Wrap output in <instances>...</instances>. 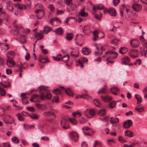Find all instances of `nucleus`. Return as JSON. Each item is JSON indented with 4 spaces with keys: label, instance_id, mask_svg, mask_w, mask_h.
I'll list each match as a JSON object with an SVG mask.
<instances>
[{
    "label": "nucleus",
    "instance_id": "obj_64",
    "mask_svg": "<svg viewBox=\"0 0 147 147\" xmlns=\"http://www.w3.org/2000/svg\"><path fill=\"white\" fill-rule=\"evenodd\" d=\"M120 0H113V3L114 5L117 6L119 3Z\"/></svg>",
    "mask_w": 147,
    "mask_h": 147
},
{
    "label": "nucleus",
    "instance_id": "obj_19",
    "mask_svg": "<svg viewBox=\"0 0 147 147\" xmlns=\"http://www.w3.org/2000/svg\"><path fill=\"white\" fill-rule=\"evenodd\" d=\"M43 115L45 116L48 117H50L51 116H53L54 117H55L56 116L54 113L50 111L45 112L43 113Z\"/></svg>",
    "mask_w": 147,
    "mask_h": 147
},
{
    "label": "nucleus",
    "instance_id": "obj_21",
    "mask_svg": "<svg viewBox=\"0 0 147 147\" xmlns=\"http://www.w3.org/2000/svg\"><path fill=\"white\" fill-rule=\"evenodd\" d=\"M51 30L52 28L51 27L47 25L44 27L43 32L45 34H47L51 31Z\"/></svg>",
    "mask_w": 147,
    "mask_h": 147
},
{
    "label": "nucleus",
    "instance_id": "obj_55",
    "mask_svg": "<svg viewBox=\"0 0 147 147\" xmlns=\"http://www.w3.org/2000/svg\"><path fill=\"white\" fill-rule=\"evenodd\" d=\"M139 106H138L137 107H136L135 108V110L138 112H142L144 110L142 107L139 108L138 107Z\"/></svg>",
    "mask_w": 147,
    "mask_h": 147
},
{
    "label": "nucleus",
    "instance_id": "obj_59",
    "mask_svg": "<svg viewBox=\"0 0 147 147\" xmlns=\"http://www.w3.org/2000/svg\"><path fill=\"white\" fill-rule=\"evenodd\" d=\"M30 117L33 119H37L38 118V117L36 114H32L30 115Z\"/></svg>",
    "mask_w": 147,
    "mask_h": 147
},
{
    "label": "nucleus",
    "instance_id": "obj_17",
    "mask_svg": "<svg viewBox=\"0 0 147 147\" xmlns=\"http://www.w3.org/2000/svg\"><path fill=\"white\" fill-rule=\"evenodd\" d=\"M109 13L112 16H117V13L115 10L112 8H110L109 9Z\"/></svg>",
    "mask_w": 147,
    "mask_h": 147
},
{
    "label": "nucleus",
    "instance_id": "obj_15",
    "mask_svg": "<svg viewBox=\"0 0 147 147\" xmlns=\"http://www.w3.org/2000/svg\"><path fill=\"white\" fill-rule=\"evenodd\" d=\"M121 61L122 64L127 65L130 61V59L128 57L126 56L122 58Z\"/></svg>",
    "mask_w": 147,
    "mask_h": 147
},
{
    "label": "nucleus",
    "instance_id": "obj_12",
    "mask_svg": "<svg viewBox=\"0 0 147 147\" xmlns=\"http://www.w3.org/2000/svg\"><path fill=\"white\" fill-rule=\"evenodd\" d=\"M105 9L104 6L102 4H99L96 6L94 5L93 7V10L94 11H96V9L99 10H102Z\"/></svg>",
    "mask_w": 147,
    "mask_h": 147
},
{
    "label": "nucleus",
    "instance_id": "obj_3",
    "mask_svg": "<svg viewBox=\"0 0 147 147\" xmlns=\"http://www.w3.org/2000/svg\"><path fill=\"white\" fill-rule=\"evenodd\" d=\"M68 118L63 117L61 120V125L63 128L65 129H69L70 127L68 125Z\"/></svg>",
    "mask_w": 147,
    "mask_h": 147
},
{
    "label": "nucleus",
    "instance_id": "obj_45",
    "mask_svg": "<svg viewBox=\"0 0 147 147\" xmlns=\"http://www.w3.org/2000/svg\"><path fill=\"white\" fill-rule=\"evenodd\" d=\"M52 101L53 102L59 103V100L58 96L57 95L54 96L52 100Z\"/></svg>",
    "mask_w": 147,
    "mask_h": 147
},
{
    "label": "nucleus",
    "instance_id": "obj_24",
    "mask_svg": "<svg viewBox=\"0 0 147 147\" xmlns=\"http://www.w3.org/2000/svg\"><path fill=\"white\" fill-rule=\"evenodd\" d=\"M73 34L71 33H69L66 34V38L68 41L71 40L74 37Z\"/></svg>",
    "mask_w": 147,
    "mask_h": 147
},
{
    "label": "nucleus",
    "instance_id": "obj_51",
    "mask_svg": "<svg viewBox=\"0 0 147 147\" xmlns=\"http://www.w3.org/2000/svg\"><path fill=\"white\" fill-rule=\"evenodd\" d=\"M118 140L120 142L122 143H125L126 142V141L124 140V139L122 138V136H119V137Z\"/></svg>",
    "mask_w": 147,
    "mask_h": 147
},
{
    "label": "nucleus",
    "instance_id": "obj_41",
    "mask_svg": "<svg viewBox=\"0 0 147 147\" xmlns=\"http://www.w3.org/2000/svg\"><path fill=\"white\" fill-rule=\"evenodd\" d=\"M68 121L74 125H76L77 123V121L74 118H69L68 119Z\"/></svg>",
    "mask_w": 147,
    "mask_h": 147
},
{
    "label": "nucleus",
    "instance_id": "obj_56",
    "mask_svg": "<svg viewBox=\"0 0 147 147\" xmlns=\"http://www.w3.org/2000/svg\"><path fill=\"white\" fill-rule=\"evenodd\" d=\"M18 120L20 121H23L24 120L23 117L20 114H17L16 115Z\"/></svg>",
    "mask_w": 147,
    "mask_h": 147
},
{
    "label": "nucleus",
    "instance_id": "obj_57",
    "mask_svg": "<svg viewBox=\"0 0 147 147\" xmlns=\"http://www.w3.org/2000/svg\"><path fill=\"white\" fill-rule=\"evenodd\" d=\"M102 14L101 13H100L99 15L97 14H95L94 15V17L97 19H100L102 18Z\"/></svg>",
    "mask_w": 147,
    "mask_h": 147
},
{
    "label": "nucleus",
    "instance_id": "obj_42",
    "mask_svg": "<svg viewBox=\"0 0 147 147\" xmlns=\"http://www.w3.org/2000/svg\"><path fill=\"white\" fill-rule=\"evenodd\" d=\"M69 59V56L68 55H64L62 58V60L63 61L66 62Z\"/></svg>",
    "mask_w": 147,
    "mask_h": 147
},
{
    "label": "nucleus",
    "instance_id": "obj_2",
    "mask_svg": "<svg viewBox=\"0 0 147 147\" xmlns=\"http://www.w3.org/2000/svg\"><path fill=\"white\" fill-rule=\"evenodd\" d=\"M84 113L86 116L88 118H90L94 116L96 111L94 109H87L85 111Z\"/></svg>",
    "mask_w": 147,
    "mask_h": 147
},
{
    "label": "nucleus",
    "instance_id": "obj_28",
    "mask_svg": "<svg viewBox=\"0 0 147 147\" xmlns=\"http://www.w3.org/2000/svg\"><path fill=\"white\" fill-rule=\"evenodd\" d=\"M55 32L56 34L61 35L63 33V30L62 28L59 27L56 30Z\"/></svg>",
    "mask_w": 147,
    "mask_h": 147
},
{
    "label": "nucleus",
    "instance_id": "obj_40",
    "mask_svg": "<svg viewBox=\"0 0 147 147\" xmlns=\"http://www.w3.org/2000/svg\"><path fill=\"white\" fill-rule=\"evenodd\" d=\"M43 32L42 30H41L39 32H36L35 33V36L36 38L40 36V37L43 36Z\"/></svg>",
    "mask_w": 147,
    "mask_h": 147
},
{
    "label": "nucleus",
    "instance_id": "obj_33",
    "mask_svg": "<svg viewBox=\"0 0 147 147\" xmlns=\"http://www.w3.org/2000/svg\"><path fill=\"white\" fill-rule=\"evenodd\" d=\"M0 147H11V145L9 142H7L0 143Z\"/></svg>",
    "mask_w": 147,
    "mask_h": 147
},
{
    "label": "nucleus",
    "instance_id": "obj_14",
    "mask_svg": "<svg viewBox=\"0 0 147 147\" xmlns=\"http://www.w3.org/2000/svg\"><path fill=\"white\" fill-rule=\"evenodd\" d=\"M83 32L85 35H88L91 32L89 26L87 25L84 27Z\"/></svg>",
    "mask_w": 147,
    "mask_h": 147
},
{
    "label": "nucleus",
    "instance_id": "obj_27",
    "mask_svg": "<svg viewBox=\"0 0 147 147\" xmlns=\"http://www.w3.org/2000/svg\"><path fill=\"white\" fill-rule=\"evenodd\" d=\"M128 51L127 48L125 47H122L120 48L119 50V53L122 54L125 53Z\"/></svg>",
    "mask_w": 147,
    "mask_h": 147
},
{
    "label": "nucleus",
    "instance_id": "obj_5",
    "mask_svg": "<svg viewBox=\"0 0 147 147\" xmlns=\"http://www.w3.org/2000/svg\"><path fill=\"white\" fill-rule=\"evenodd\" d=\"M106 55H108V58L111 59L116 58L118 55V53L116 52L113 51H109L105 53Z\"/></svg>",
    "mask_w": 147,
    "mask_h": 147
},
{
    "label": "nucleus",
    "instance_id": "obj_13",
    "mask_svg": "<svg viewBox=\"0 0 147 147\" xmlns=\"http://www.w3.org/2000/svg\"><path fill=\"white\" fill-rule=\"evenodd\" d=\"M85 8L81 9L79 12V15L82 17H87L88 16V13L85 12Z\"/></svg>",
    "mask_w": 147,
    "mask_h": 147
},
{
    "label": "nucleus",
    "instance_id": "obj_62",
    "mask_svg": "<svg viewBox=\"0 0 147 147\" xmlns=\"http://www.w3.org/2000/svg\"><path fill=\"white\" fill-rule=\"evenodd\" d=\"M25 2L27 4V6L29 7H30L31 6V2L29 0H26Z\"/></svg>",
    "mask_w": 147,
    "mask_h": 147
},
{
    "label": "nucleus",
    "instance_id": "obj_32",
    "mask_svg": "<svg viewBox=\"0 0 147 147\" xmlns=\"http://www.w3.org/2000/svg\"><path fill=\"white\" fill-rule=\"evenodd\" d=\"M106 114L105 110L104 109H102L100 110L98 112V114L100 116H103Z\"/></svg>",
    "mask_w": 147,
    "mask_h": 147
},
{
    "label": "nucleus",
    "instance_id": "obj_1",
    "mask_svg": "<svg viewBox=\"0 0 147 147\" xmlns=\"http://www.w3.org/2000/svg\"><path fill=\"white\" fill-rule=\"evenodd\" d=\"M39 89V92L40 95L36 94L33 95V98L35 102H40L41 100H45L46 99L50 100L52 97V94L48 90L47 88L45 86H40L38 88Z\"/></svg>",
    "mask_w": 147,
    "mask_h": 147
},
{
    "label": "nucleus",
    "instance_id": "obj_49",
    "mask_svg": "<svg viewBox=\"0 0 147 147\" xmlns=\"http://www.w3.org/2000/svg\"><path fill=\"white\" fill-rule=\"evenodd\" d=\"M0 93L2 96H4L6 93L5 90L3 88L0 87Z\"/></svg>",
    "mask_w": 147,
    "mask_h": 147
},
{
    "label": "nucleus",
    "instance_id": "obj_6",
    "mask_svg": "<svg viewBox=\"0 0 147 147\" xmlns=\"http://www.w3.org/2000/svg\"><path fill=\"white\" fill-rule=\"evenodd\" d=\"M139 42L137 40L134 39H132L130 41V44L133 47L137 48L139 45Z\"/></svg>",
    "mask_w": 147,
    "mask_h": 147
},
{
    "label": "nucleus",
    "instance_id": "obj_48",
    "mask_svg": "<svg viewBox=\"0 0 147 147\" xmlns=\"http://www.w3.org/2000/svg\"><path fill=\"white\" fill-rule=\"evenodd\" d=\"M12 141L15 143L17 144L19 143V140L18 138L16 137H14L12 138Z\"/></svg>",
    "mask_w": 147,
    "mask_h": 147
},
{
    "label": "nucleus",
    "instance_id": "obj_26",
    "mask_svg": "<svg viewBox=\"0 0 147 147\" xmlns=\"http://www.w3.org/2000/svg\"><path fill=\"white\" fill-rule=\"evenodd\" d=\"M135 97L137 100V103L138 104L142 102V99L141 96L136 94L135 95Z\"/></svg>",
    "mask_w": 147,
    "mask_h": 147
},
{
    "label": "nucleus",
    "instance_id": "obj_61",
    "mask_svg": "<svg viewBox=\"0 0 147 147\" xmlns=\"http://www.w3.org/2000/svg\"><path fill=\"white\" fill-rule=\"evenodd\" d=\"M13 34L14 35L18 36L19 34V30H14L13 31Z\"/></svg>",
    "mask_w": 147,
    "mask_h": 147
},
{
    "label": "nucleus",
    "instance_id": "obj_52",
    "mask_svg": "<svg viewBox=\"0 0 147 147\" xmlns=\"http://www.w3.org/2000/svg\"><path fill=\"white\" fill-rule=\"evenodd\" d=\"M124 10V7H122L120 9L119 12L120 15L121 17H123V11Z\"/></svg>",
    "mask_w": 147,
    "mask_h": 147
},
{
    "label": "nucleus",
    "instance_id": "obj_22",
    "mask_svg": "<svg viewBox=\"0 0 147 147\" xmlns=\"http://www.w3.org/2000/svg\"><path fill=\"white\" fill-rule=\"evenodd\" d=\"M124 134L126 136L129 137L130 138L134 136L133 133L128 130L125 131Z\"/></svg>",
    "mask_w": 147,
    "mask_h": 147
},
{
    "label": "nucleus",
    "instance_id": "obj_20",
    "mask_svg": "<svg viewBox=\"0 0 147 147\" xmlns=\"http://www.w3.org/2000/svg\"><path fill=\"white\" fill-rule=\"evenodd\" d=\"M101 98L103 101L105 102H108L112 99V97H111L107 96H101Z\"/></svg>",
    "mask_w": 147,
    "mask_h": 147
},
{
    "label": "nucleus",
    "instance_id": "obj_18",
    "mask_svg": "<svg viewBox=\"0 0 147 147\" xmlns=\"http://www.w3.org/2000/svg\"><path fill=\"white\" fill-rule=\"evenodd\" d=\"M91 50L87 48H84L82 49V54L85 55H88L90 53Z\"/></svg>",
    "mask_w": 147,
    "mask_h": 147
},
{
    "label": "nucleus",
    "instance_id": "obj_37",
    "mask_svg": "<svg viewBox=\"0 0 147 147\" xmlns=\"http://www.w3.org/2000/svg\"><path fill=\"white\" fill-rule=\"evenodd\" d=\"M71 55L74 57H77L78 56V51H72L71 52Z\"/></svg>",
    "mask_w": 147,
    "mask_h": 147
},
{
    "label": "nucleus",
    "instance_id": "obj_38",
    "mask_svg": "<svg viewBox=\"0 0 147 147\" xmlns=\"http://www.w3.org/2000/svg\"><path fill=\"white\" fill-rule=\"evenodd\" d=\"M61 90L59 88H56L53 91V93L56 95L60 94H61Z\"/></svg>",
    "mask_w": 147,
    "mask_h": 147
},
{
    "label": "nucleus",
    "instance_id": "obj_34",
    "mask_svg": "<svg viewBox=\"0 0 147 147\" xmlns=\"http://www.w3.org/2000/svg\"><path fill=\"white\" fill-rule=\"evenodd\" d=\"M15 55V53L12 51H9L7 52L6 54V56L7 58L11 57L9 55L12 57H14Z\"/></svg>",
    "mask_w": 147,
    "mask_h": 147
},
{
    "label": "nucleus",
    "instance_id": "obj_4",
    "mask_svg": "<svg viewBox=\"0 0 147 147\" xmlns=\"http://www.w3.org/2000/svg\"><path fill=\"white\" fill-rule=\"evenodd\" d=\"M69 136L71 140L74 142H77L79 139L78 134L76 132L72 131L69 134Z\"/></svg>",
    "mask_w": 147,
    "mask_h": 147
},
{
    "label": "nucleus",
    "instance_id": "obj_11",
    "mask_svg": "<svg viewBox=\"0 0 147 147\" xmlns=\"http://www.w3.org/2000/svg\"><path fill=\"white\" fill-rule=\"evenodd\" d=\"M132 8L134 11L138 12L140 11L142 8L140 5L137 3H134L133 5Z\"/></svg>",
    "mask_w": 147,
    "mask_h": 147
},
{
    "label": "nucleus",
    "instance_id": "obj_46",
    "mask_svg": "<svg viewBox=\"0 0 147 147\" xmlns=\"http://www.w3.org/2000/svg\"><path fill=\"white\" fill-rule=\"evenodd\" d=\"M102 145V143L99 141H94L93 147H96L99 146H101Z\"/></svg>",
    "mask_w": 147,
    "mask_h": 147
},
{
    "label": "nucleus",
    "instance_id": "obj_54",
    "mask_svg": "<svg viewBox=\"0 0 147 147\" xmlns=\"http://www.w3.org/2000/svg\"><path fill=\"white\" fill-rule=\"evenodd\" d=\"M94 102L97 106L98 107H100L101 105L98 100L96 99H95L94 100Z\"/></svg>",
    "mask_w": 147,
    "mask_h": 147
},
{
    "label": "nucleus",
    "instance_id": "obj_60",
    "mask_svg": "<svg viewBox=\"0 0 147 147\" xmlns=\"http://www.w3.org/2000/svg\"><path fill=\"white\" fill-rule=\"evenodd\" d=\"M80 60V62L81 61L83 62H87L88 61V60L86 58L84 57H81L80 60Z\"/></svg>",
    "mask_w": 147,
    "mask_h": 147
},
{
    "label": "nucleus",
    "instance_id": "obj_7",
    "mask_svg": "<svg viewBox=\"0 0 147 147\" xmlns=\"http://www.w3.org/2000/svg\"><path fill=\"white\" fill-rule=\"evenodd\" d=\"M27 94V93H22L21 94L20 97L22 98L21 100L23 104H27L28 102L27 99L28 97L25 96Z\"/></svg>",
    "mask_w": 147,
    "mask_h": 147
},
{
    "label": "nucleus",
    "instance_id": "obj_36",
    "mask_svg": "<svg viewBox=\"0 0 147 147\" xmlns=\"http://www.w3.org/2000/svg\"><path fill=\"white\" fill-rule=\"evenodd\" d=\"M116 104V102L115 101H113L111 102L109 105V108L111 109L115 108V107Z\"/></svg>",
    "mask_w": 147,
    "mask_h": 147
},
{
    "label": "nucleus",
    "instance_id": "obj_47",
    "mask_svg": "<svg viewBox=\"0 0 147 147\" xmlns=\"http://www.w3.org/2000/svg\"><path fill=\"white\" fill-rule=\"evenodd\" d=\"M66 4L70 7H72L73 5L72 3V0H65Z\"/></svg>",
    "mask_w": 147,
    "mask_h": 147
},
{
    "label": "nucleus",
    "instance_id": "obj_44",
    "mask_svg": "<svg viewBox=\"0 0 147 147\" xmlns=\"http://www.w3.org/2000/svg\"><path fill=\"white\" fill-rule=\"evenodd\" d=\"M24 128L26 129H30L31 128H33L34 126L33 125H26V124H24Z\"/></svg>",
    "mask_w": 147,
    "mask_h": 147
},
{
    "label": "nucleus",
    "instance_id": "obj_63",
    "mask_svg": "<svg viewBox=\"0 0 147 147\" xmlns=\"http://www.w3.org/2000/svg\"><path fill=\"white\" fill-rule=\"evenodd\" d=\"M65 11L64 10H57V15L62 14L64 13Z\"/></svg>",
    "mask_w": 147,
    "mask_h": 147
},
{
    "label": "nucleus",
    "instance_id": "obj_58",
    "mask_svg": "<svg viewBox=\"0 0 147 147\" xmlns=\"http://www.w3.org/2000/svg\"><path fill=\"white\" fill-rule=\"evenodd\" d=\"M18 9H26V6L22 4H19Z\"/></svg>",
    "mask_w": 147,
    "mask_h": 147
},
{
    "label": "nucleus",
    "instance_id": "obj_39",
    "mask_svg": "<svg viewBox=\"0 0 147 147\" xmlns=\"http://www.w3.org/2000/svg\"><path fill=\"white\" fill-rule=\"evenodd\" d=\"M6 7L7 9L10 11H12L13 9V8L10 4L9 2H8L7 3Z\"/></svg>",
    "mask_w": 147,
    "mask_h": 147
},
{
    "label": "nucleus",
    "instance_id": "obj_43",
    "mask_svg": "<svg viewBox=\"0 0 147 147\" xmlns=\"http://www.w3.org/2000/svg\"><path fill=\"white\" fill-rule=\"evenodd\" d=\"M83 36L82 34L76 35L75 38V40L77 44H78V40H79L81 38H82Z\"/></svg>",
    "mask_w": 147,
    "mask_h": 147
},
{
    "label": "nucleus",
    "instance_id": "obj_16",
    "mask_svg": "<svg viewBox=\"0 0 147 147\" xmlns=\"http://www.w3.org/2000/svg\"><path fill=\"white\" fill-rule=\"evenodd\" d=\"M110 90L113 94L115 95H117L118 94L117 92L119 90V89L117 87L114 86L111 88Z\"/></svg>",
    "mask_w": 147,
    "mask_h": 147
},
{
    "label": "nucleus",
    "instance_id": "obj_50",
    "mask_svg": "<svg viewBox=\"0 0 147 147\" xmlns=\"http://www.w3.org/2000/svg\"><path fill=\"white\" fill-rule=\"evenodd\" d=\"M119 40L117 39H114L112 40L111 42V43L112 44H114L115 45H117L118 42L119 41Z\"/></svg>",
    "mask_w": 147,
    "mask_h": 147
},
{
    "label": "nucleus",
    "instance_id": "obj_10",
    "mask_svg": "<svg viewBox=\"0 0 147 147\" xmlns=\"http://www.w3.org/2000/svg\"><path fill=\"white\" fill-rule=\"evenodd\" d=\"M35 13H38V15L37 16V17L39 19H41L43 16L44 14V12L43 8L37 9L35 11Z\"/></svg>",
    "mask_w": 147,
    "mask_h": 147
},
{
    "label": "nucleus",
    "instance_id": "obj_9",
    "mask_svg": "<svg viewBox=\"0 0 147 147\" xmlns=\"http://www.w3.org/2000/svg\"><path fill=\"white\" fill-rule=\"evenodd\" d=\"M132 121L130 119H127L123 123V125L124 128L127 129L132 126Z\"/></svg>",
    "mask_w": 147,
    "mask_h": 147
},
{
    "label": "nucleus",
    "instance_id": "obj_29",
    "mask_svg": "<svg viewBox=\"0 0 147 147\" xmlns=\"http://www.w3.org/2000/svg\"><path fill=\"white\" fill-rule=\"evenodd\" d=\"M93 34L94 36L93 40L94 41H96L97 40L98 38V32L97 31L95 30L93 32Z\"/></svg>",
    "mask_w": 147,
    "mask_h": 147
},
{
    "label": "nucleus",
    "instance_id": "obj_25",
    "mask_svg": "<svg viewBox=\"0 0 147 147\" xmlns=\"http://www.w3.org/2000/svg\"><path fill=\"white\" fill-rule=\"evenodd\" d=\"M7 62L11 64L12 65H11L12 67L14 66L15 64V63L12 57L7 58Z\"/></svg>",
    "mask_w": 147,
    "mask_h": 147
},
{
    "label": "nucleus",
    "instance_id": "obj_53",
    "mask_svg": "<svg viewBox=\"0 0 147 147\" xmlns=\"http://www.w3.org/2000/svg\"><path fill=\"white\" fill-rule=\"evenodd\" d=\"M3 120L5 123L7 124H9L10 120L7 117H4L3 118Z\"/></svg>",
    "mask_w": 147,
    "mask_h": 147
},
{
    "label": "nucleus",
    "instance_id": "obj_8",
    "mask_svg": "<svg viewBox=\"0 0 147 147\" xmlns=\"http://www.w3.org/2000/svg\"><path fill=\"white\" fill-rule=\"evenodd\" d=\"M138 51L137 50L131 49L129 51V55L133 59L137 57V55Z\"/></svg>",
    "mask_w": 147,
    "mask_h": 147
},
{
    "label": "nucleus",
    "instance_id": "obj_23",
    "mask_svg": "<svg viewBox=\"0 0 147 147\" xmlns=\"http://www.w3.org/2000/svg\"><path fill=\"white\" fill-rule=\"evenodd\" d=\"M110 122L112 124H116L119 122V119L117 118L111 117L110 118Z\"/></svg>",
    "mask_w": 147,
    "mask_h": 147
},
{
    "label": "nucleus",
    "instance_id": "obj_30",
    "mask_svg": "<svg viewBox=\"0 0 147 147\" xmlns=\"http://www.w3.org/2000/svg\"><path fill=\"white\" fill-rule=\"evenodd\" d=\"M65 92L66 94L69 96H74L73 93L72 91L69 88H68L67 89H65Z\"/></svg>",
    "mask_w": 147,
    "mask_h": 147
},
{
    "label": "nucleus",
    "instance_id": "obj_31",
    "mask_svg": "<svg viewBox=\"0 0 147 147\" xmlns=\"http://www.w3.org/2000/svg\"><path fill=\"white\" fill-rule=\"evenodd\" d=\"M80 97L84 99L90 100L91 99V96L87 94H84L80 96Z\"/></svg>",
    "mask_w": 147,
    "mask_h": 147
},
{
    "label": "nucleus",
    "instance_id": "obj_35",
    "mask_svg": "<svg viewBox=\"0 0 147 147\" xmlns=\"http://www.w3.org/2000/svg\"><path fill=\"white\" fill-rule=\"evenodd\" d=\"M107 93V91L106 88H103L100 89L98 92V94L100 93H103L106 94Z\"/></svg>",
    "mask_w": 147,
    "mask_h": 147
}]
</instances>
